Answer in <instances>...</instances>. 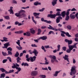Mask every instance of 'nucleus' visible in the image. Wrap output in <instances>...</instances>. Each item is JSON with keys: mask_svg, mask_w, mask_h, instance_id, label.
<instances>
[{"mask_svg": "<svg viewBox=\"0 0 78 78\" xmlns=\"http://www.w3.org/2000/svg\"><path fill=\"white\" fill-rule=\"evenodd\" d=\"M69 18H70V16H67L65 18V20L68 21V20H69Z\"/></svg>", "mask_w": 78, "mask_h": 78, "instance_id": "nucleus-36", "label": "nucleus"}, {"mask_svg": "<svg viewBox=\"0 0 78 78\" xmlns=\"http://www.w3.org/2000/svg\"><path fill=\"white\" fill-rule=\"evenodd\" d=\"M62 18L61 16H58L57 18V19L56 20V23H58L60 22V19L62 20Z\"/></svg>", "mask_w": 78, "mask_h": 78, "instance_id": "nucleus-10", "label": "nucleus"}, {"mask_svg": "<svg viewBox=\"0 0 78 78\" xmlns=\"http://www.w3.org/2000/svg\"><path fill=\"white\" fill-rule=\"evenodd\" d=\"M39 76H40L41 78L42 77V78H45V77H46V76L45 75H41Z\"/></svg>", "mask_w": 78, "mask_h": 78, "instance_id": "nucleus-47", "label": "nucleus"}, {"mask_svg": "<svg viewBox=\"0 0 78 78\" xmlns=\"http://www.w3.org/2000/svg\"><path fill=\"white\" fill-rule=\"evenodd\" d=\"M8 61V59H4L2 61L3 63H5L7 61Z\"/></svg>", "mask_w": 78, "mask_h": 78, "instance_id": "nucleus-49", "label": "nucleus"}, {"mask_svg": "<svg viewBox=\"0 0 78 78\" xmlns=\"http://www.w3.org/2000/svg\"><path fill=\"white\" fill-rule=\"evenodd\" d=\"M23 34L24 36H30L31 35L30 33L28 32H26V33H24Z\"/></svg>", "mask_w": 78, "mask_h": 78, "instance_id": "nucleus-17", "label": "nucleus"}, {"mask_svg": "<svg viewBox=\"0 0 78 78\" xmlns=\"http://www.w3.org/2000/svg\"><path fill=\"white\" fill-rule=\"evenodd\" d=\"M71 11H76V9L75 8H73L71 10Z\"/></svg>", "mask_w": 78, "mask_h": 78, "instance_id": "nucleus-58", "label": "nucleus"}, {"mask_svg": "<svg viewBox=\"0 0 78 78\" xmlns=\"http://www.w3.org/2000/svg\"><path fill=\"white\" fill-rule=\"evenodd\" d=\"M69 58V55H65V56L64 57H63V58L65 60H66L68 62H70V61H69V59L68 58Z\"/></svg>", "mask_w": 78, "mask_h": 78, "instance_id": "nucleus-12", "label": "nucleus"}, {"mask_svg": "<svg viewBox=\"0 0 78 78\" xmlns=\"http://www.w3.org/2000/svg\"><path fill=\"white\" fill-rule=\"evenodd\" d=\"M72 46L73 47V48H77L76 46L74 44L73 45H72Z\"/></svg>", "mask_w": 78, "mask_h": 78, "instance_id": "nucleus-55", "label": "nucleus"}, {"mask_svg": "<svg viewBox=\"0 0 78 78\" xmlns=\"http://www.w3.org/2000/svg\"><path fill=\"white\" fill-rule=\"evenodd\" d=\"M56 15L55 14H48L47 16V17H50L51 19H55Z\"/></svg>", "mask_w": 78, "mask_h": 78, "instance_id": "nucleus-6", "label": "nucleus"}, {"mask_svg": "<svg viewBox=\"0 0 78 78\" xmlns=\"http://www.w3.org/2000/svg\"><path fill=\"white\" fill-rule=\"evenodd\" d=\"M69 14H70L69 12H67L66 13V15L67 16H69Z\"/></svg>", "mask_w": 78, "mask_h": 78, "instance_id": "nucleus-53", "label": "nucleus"}, {"mask_svg": "<svg viewBox=\"0 0 78 78\" xmlns=\"http://www.w3.org/2000/svg\"><path fill=\"white\" fill-rule=\"evenodd\" d=\"M23 33V31L22 30H20L15 32V33L16 34H20V33Z\"/></svg>", "mask_w": 78, "mask_h": 78, "instance_id": "nucleus-23", "label": "nucleus"}, {"mask_svg": "<svg viewBox=\"0 0 78 78\" xmlns=\"http://www.w3.org/2000/svg\"><path fill=\"white\" fill-rule=\"evenodd\" d=\"M41 48H42V49L43 50H44V52H46V50H45V48H44V47L43 46H42Z\"/></svg>", "mask_w": 78, "mask_h": 78, "instance_id": "nucleus-44", "label": "nucleus"}, {"mask_svg": "<svg viewBox=\"0 0 78 78\" xmlns=\"http://www.w3.org/2000/svg\"><path fill=\"white\" fill-rule=\"evenodd\" d=\"M69 40L67 39H65V41L66 42L68 43L69 42Z\"/></svg>", "mask_w": 78, "mask_h": 78, "instance_id": "nucleus-60", "label": "nucleus"}, {"mask_svg": "<svg viewBox=\"0 0 78 78\" xmlns=\"http://www.w3.org/2000/svg\"><path fill=\"white\" fill-rule=\"evenodd\" d=\"M12 69H15V68H16V69H18L19 68V67H17L16 66H15H15L13 65V66H12Z\"/></svg>", "mask_w": 78, "mask_h": 78, "instance_id": "nucleus-43", "label": "nucleus"}, {"mask_svg": "<svg viewBox=\"0 0 78 78\" xmlns=\"http://www.w3.org/2000/svg\"><path fill=\"white\" fill-rule=\"evenodd\" d=\"M49 58H51V62L52 63H53V62H55V61L54 60L56 59V56L55 55H50L49 56Z\"/></svg>", "mask_w": 78, "mask_h": 78, "instance_id": "nucleus-5", "label": "nucleus"}, {"mask_svg": "<svg viewBox=\"0 0 78 78\" xmlns=\"http://www.w3.org/2000/svg\"><path fill=\"white\" fill-rule=\"evenodd\" d=\"M62 49H63V51H66V49H67V48H66V47L64 46L62 47Z\"/></svg>", "mask_w": 78, "mask_h": 78, "instance_id": "nucleus-45", "label": "nucleus"}, {"mask_svg": "<svg viewBox=\"0 0 78 78\" xmlns=\"http://www.w3.org/2000/svg\"><path fill=\"white\" fill-rule=\"evenodd\" d=\"M73 42L72 40H69L68 43V45H70L72 44Z\"/></svg>", "mask_w": 78, "mask_h": 78, "instance_id": "nucleus-33", "label": "nucleus"}, {"mask_svg": "<svg viewBox=\"0 0 78 78\" xmlns=\"http://www.w3.org/2000/svg\"><path fill=\"white\" fill-rule=\"evenodd\" d=\"M28 52H29L30 54V55H32L33 54V52H31V50H29L28 51Z\"/></svg>", "mask_w": 78, "mask_h": 78, "instance_id": "nucleus-59", "label": "nucleus"}, {"mask_svg": "<svg viewBox=\"0 0 78 78\" xmlns=\"http://www.w3.org/2000/svg\"><path fill=\"white\" fill-rule=\"evenodd\" d=\"M20 40H18V41H17L16 42V43L20 47H19V46H16V48L17 49H18V50H22V47L20 46Z\"/></svg>", "mask_w": 78, "mask_h": 78, "instance_id": "nucleus-4", "label": "nucleus"}, {"mask_svg": "<svg viewBox=\"0 0 78 78\" xmlns=\"http://www.w3.org/2000/svg\"><path fill=\"white\" fill-rule=\"evenodd\" d=\"M33 53H34L35 56H37V55L38 54V52L36 49H34L33 52Z\"/></svg>", "mask_w": 78, "mask_h": 78, "instance_id": "nucleus-18", "label": "nucleus"}, {"mask_svg": "<svg viewBox=\"0 0 78 78\" xmlns=\"http://www.w3.org/2000/svg\"><path fill=\"white\" fill-rule=\"evenodd\" d=\"M5 19H7V20H9L10 19V18H9V16H5Z\"/></svg>", "mask_w": 78, "mask_h": 78, "instance_id": "nucleus-40", "label": "nucleus"}, {"mask_svg": "<svg viewBox=\"0 0 78 78\" xmlns=\"http://www.w3.org/2000/svg\"><path fill=\"white\" fill-rule=\"evenodd\" d=\"M61 46L59 44H58L57 46L58 50H57V51H59L60 50V47Z\"/></svg>", "mask_w": 78, "mask_h": 78, "instance_id": "nucleus-42", "label": "nucleus"}, {"mask_svg": "<svg viewBox=\"0 0 78 78\" xmlns=\"http://www.w3.org/2000/svg\"><path fill=\"white\" fill-rule=\"evenodd\" d=\"M31 46L33 47H37V46L36 45V44H32Z\"/></svg>", "mask_w": 78, "mask_h": 78, "instance_id": "nucleus-50", "label": "nucleus"}, {"mask_svg": "<svg viewBox=\"0 0 78 78\" xmlns=\"http://www.w3.org/2000/svg\"><path fill=\"white\" fill-rule=\"evenodd\" d=\"M2 54L3 56H8V55L6 52H4L3 51L2 52Z\"/></svg>", "mask_w": 78, "mask_h": 78, "instance_id": "nucleus-29", "label": "nucleus"}, {"mask_svg": "<svg viewBox=\"0 0 78 78\" xmlns=\"http://www.w3.org/2000/svg\"><path fill=\"white\" fill-rule=\"evenodd\" d=\"M14 69L10 70L9 71V72L7 71L6 74H8V73H13L14 72Z\"/></svg>", "mask_w": 78, "mask_h": 78, "instance_id": "nucleus-28", "label": "nucleus"}, {"mask_svg": "<svg viewBox=\"0 0 78 78\" xmlns=\"http://www.w3.org/2000/svg\"><path fill=\"white\" fill-rule=\"evenodd\" d=\"M12 3L14 4H17V1L15 0H13L12 1Z\"/></svg>", "mask_w": 78, "mask_h": 78, "instance_id": "nucleus-46", "label": "nucleus"}, {"mask_svg": "<svg viewBox=\"0 0 78 78\" xmlns=\"http://www.w3.org/2000/svg\"><path fill=\"white\" fill-rule=\"evenodd\" d=\"M60 32H61V33H62V34H66V32L64 31H61Z\"/></svg>", "mask_w": 78, "mask_h": 78, "instance_id": "nucleus-62", "label": "nucleus"}, {"mask_svg": "<svg viewBox=\"0 0 78 78\" xmlns=\"http://www.w3.org/2000/svg\"><path fill=\"white\" fill-rule=\"evenodd\" d=\"M70 17L71 19H74L75 18V15H73L72 14H71L70 15Z\"/></svg>", "mask_w": 78, "mask_h": 78, "instance_id": "nucleus-21", "label": "nucleus"}, {"mask_svg": "<svg viewBox=\"0 0 78 78\" xmlns=\"http://www.w3.org/2000/svg\"><path fill=\"white\" fill-rule=\"evenodd\" d=\"M57 0H53V1L52 2V5L53 6H55L56 4H57Z\"/></svg>", "mask_w": 78, "mask_h": 78, "instance_id": "nucleus-16", "label": "nucleus"}, {"mask_svg": "<svg viewBox=\"0 0 78 78\" xmlns=\"http://www.w3.org/2000/svg\"><path fill=\"white\" fill-rule=\"evenodd\" d=\"M37 34L38 35H39V34H41V30L40 29H38L37 30Z\"/></svg>", "mask_w": 78, "mask_h": 78, "instance_id": "nucleus-32", "label": "nucleus"}, {"mask_svg": "<svg viewBox=\"0 0 78 78\" xmlns=\"http://www.w3.org/2000/svg\"><path fill=\"white\" fill-rule=\"evenodd\" d=\"M30 61H31V62H34V61H36V56H34L33 57H30Z\"/></svg>", "mask_w": 78, "mask_h": 78, "instance_id": "nucleus-14", "label": "nucleus"}, {"mask_svg": "<svg viewBox=\"0 0 78 78\" xmlns=\"http://www.w3.org/2000/svg\"><path fill=\"white\" fill-rule=\"evenodd\" d=\"M40 14V13H36V12H34L33 15L35 16L36 17V19H40V17H39L38 16H39Z\"/></svg>", "mask_w": 78, "mask_h": 78, "instance_id": "nucleus-9", "label": "nucleus"}, {"mask_svg": "<svg viewBox=\"0 0 78 78\" xmlns=\"http://www.w3.org/2000/svg\"><path fill=\"white\" fill-rule=\"evenodd\" d=\"M67 27V28L68 29V30H72V27L70 25H68Z\"/></svg>", "mask_w": 78, "mask_h": 78, "instance_id": "nucleus-35", "label": "nucleus"}, {"mask_svg": "<svg viewBox=\"0 0 78 78\" xmlns=\"http://www.w3.org/2000/svg\"><path fill=\"white\" fill-rule=\"evenodd\" d=\"M48 28L49 30H55L54 28L51 25H49V27H48Z\"/></svg>", "mask_w": 78, "mask_h": 78, "instance_id": "nucleus-22", "label": "nucleus"}, {"mask_svg": "<svg viewBox=\"0 0 78 78\" xmlns=\"http://www.w3.org/2000/svg\"><path fill=\"white\" fill-rule=\"evenodd\" d=\"M44 10H45V8H43L41 9H39V11L40 12H43V11H44Z\"/></svg>", "mask_w": 78, "mask_h": 78, "instance_id": "nucleus-48", "label": "nucleus"}, {"mask_svg": "<svg viewBox=\"0 0 78 78\" xmlns=\"http://www.w3.org/2000/svg\"><path fill=\"white\" fill-rule=\"evenodd\" d=\"M40 39H42L43 41H44V40H46V39H47V37L46 36H43V37H40Z\"/></svg>", "mask_w": 78, "mask_h": 78, "instance_id": "nucleus-19", "label": "nucleus"}, {"mask_svg": "<svg viewBox=\"0 0 78 78\" xmlns=\"http://www.w3.org/2000/svg\"><path fill=\"white\" fill-rule=\"evenodd\" d=\"M47 61H45V63H44V64L45 65H48V62H47Z\"/></svg>", "mask_w": 78, "mask_h": 78, "instance_id": "nucleus-57", "label": "nucleus"}, {"mask_svg": "<svg viewBox=\"0 0 78 78\" xmlns=\"http://www.w3.org/2000/svg\"><path fill=\"white\" fill-rule=\"evenodd\" d=\"M8 11H9L10 14H14V12H13V10H9Z\"/></svg>", "mask_w": 78, "mask_h": 78, "instance_id": "nucleus-38", "label": "nucleus"}, {"mask_svg": "<svg viewBox=\"0 0 78 78\" xmlns=\"http://www.w3.org/2000/svg\"><path fill=\"white\" fill-rule=\"evenodd\" d=\"M68 47L69 49L71 51L73 49V46H72V45H68Z\"/></svg>", "mask_w": 78, "mask_h": 78, "instance_id": "nucleus-31", "label": "nucleus"}, {"mask_svg": "<svg viewBox=\"0 0 78 78\" xmlns=\"http://www.w3.org/2000/svg\"><path fill=\"white\" fill-rule=\"evenodd\" d=\"M4 46L2 47V48H7L9 46H10V44H9V42H7L5 44H4Z\"/></svg>", "mask_w": 78, "mask_h": 78, "instance_id": "nucleus-8", "label": "nucleus"}, {"mask_svg": "<svg viewBox=\"0 0 78 78\" xmlns=\"http://www.w3.org/2000/svg\"><path fill=\"white\" fill-rule=\"evenodd\" d=\"M3 39L5 42H8V40H7L8 38L5 37H3Z\"/></svg>", "mask_w": 78, "mask_h": 78, "instance_id": "nucleus-34", "label": "nucleus"}, {"mask_svg": "<svg viewBox=\"0 0 78 78\" xmlns=\"http://www.w3.org/2000/svg\"><path fill=\"white\" fill-rule=\"evenodd\" d=\"M73 64H75L76 63V60L74 58H73Z\"/></svg>", "mask_w": 78, "mask_h": 78, "instance_id": "nucleus-61", "label": "nucleus"}, {"mask_svg": "<svg viewBox=\"0 0 78 78\" xmlns=\"http://www.w3.org/2000/svg\"><path fill=\"white\" fill-rule=\"evenodd\" d=\"M30 33H32L33 34H35V30L32 28L30 29Z\"/></svg>", "mask_w": 78, "mask_h": 78, "instance_id": "nucleus-13", "label": "nucleus"}, {"mask_svg": "<svg viewBox=\"0 0 78 78\" xmlns=\"http://www.w3.org/2000/svg\"><path fill=\"white\" fill-rule=\"evenodd\" d=\"M66 36H67L68 37H72V36L70 35V34H69V33L68 32H66Z\"/></svg>", "mask_w": 78, "mask_h": 78, "instance_id": "nucleus-30", "label": "nucleus"}, {"mask_svg": "<svg viewBox=\"0 0 78 78\" xmlns=\"http://www.w3.org/2000/svg\"><path fill=\"white\" fill-rule=\"evenodd\" d=\"M61 14L62 15L61 16H62V17H65V15L66 14V11H64L62 12Z\"/></svg>", "mask_w": 78, "mask_h": 78, "instance_id": "nucleus-24", "label": "nucleus"}, {"mask_svg": "<svg viewBox=\"0 0 78 78\" xmlns=\"http://www.w3.org/2000/svg\"><path fill=\"white\" fill-rule=\"evenodd\" d=\"M38 73V72L37 71H34L31 73V75L32 76H34Z\"/></svg>", "mask_w": 78, "mask_h": 78, "instance_id": "nucleus-7", "label": "nucleus"}, {"mask_svg": "<svg viewBox=\"0 0 78 78\" xmlns=\"http://www.w3.org/2000/svg\"><path fill=\"white\" fill-rule=\"evenodd\" d=\"M60 12H57L56 14H55L56 16V17L57 16H59V17H61L62 16L61 14H60Z\"/></svg>", "mask_w": 78, "mask_h": 78, "instance_id": "nucleus-25", "label": "nucleus"}, {"mask_svg": "<svg viewBox=\"0 0 78 78\" xmlns=\"http://www.w3.org/2000/svg\"><path fill=\"white\" fill-rule=\"evenodd\" d=\"M7 58L9 59V62H12V60H11V57H7Z\"/></svg>", "mask_w": 78, "mask_h": 78, "instance_id": "nucleus-41", "label": "nucleus"}, {"mask_svg": "<svg viewBox=\"0 0 78 78\" xmlns=\"http://www.w3.org/2000/svg\"><path fill=\"white\" fill-rule=\"evenodd\" d=\"M34 5L35 6H37V2H34Z\"/></svg>", "mask_w": 78, "mask_h": 78, "instance_id": "nucleus-63", "label": "nucleus"}, {"mask_svg": "<svg viewBox=\"0 0 78 78\" xmlns=\"http://www.w3.org/2000/svg\"><path fill=\"white\" fill-rule=\"evenodd\" d=\"M19 53L18 51H16V53L14 55V56H15L16 58L17 57L16 59L17 60L16 62L17 63H20V64L21 63V62L20 61V60H21V58H20V57H19Z\"/></svg>", "mask_w": 78, "mask_h": 78, "instance_id": "nucleus-3", "label": "nucleus"}, {"mask_svg": "<svg viewBox=\"0 0 78 78\" xmlns=\"http://www.w3.org/2000/svg\"><path fill=\"white\" fill-rule=\"evenodd\" d=\"M71 50L69 49H68L66 50V51L68 53H70L71 52Z\"/></svg>", "mask_w": 78, "mask_h": 78, "instance_id": "nucleus-39", "label": "nucleus"}, {"mask_svg": "<svg viewBox=\"0 0 78 78\" xmlns=\"http://www.w3.org/2000/svg\"><path fill=\"white\" fill-rule=\"evenodd\" d=\"M44 47L45 48H50V46L49 45L45 46Z\"/></svg>", "mask_w": 78, "mask_h": 78, "instance_id": "nucleus-54", "label": "nucleus"}, {"mask_svg": "<svg viewBox=\"0 0 78 78\" xmlns=\"http://www.w3.org/2000/svg\"><path fill=\"white\" fill-rule=\"evenodd\" d=\"M47 28V27L45 26H42L41 27V29H45V28Z\"/></svg>", "mask_w": 78, "mask_h": 78, "instance_id": "nucleus-56", "label": "nucleus"}, {"mask_svg": "<svg viewBox=\"0 0 78 78\" xmlns=\"http://www.w3.org/2000/svg\"><path fill=\"white\" fill-rule=\"evenodd\" d=\"M16 69L18 70L15 73H16V74H18V73H19V72H20V71L21 70H22L21 68H20V67H19L18 68H17Z\"/></svg>", "mask_w": 78, "mask_h": 78, "instance_id": "nucleus-20", "label": "nucleus"}, {"mask_svg": "<svg viewBox=\"0 0 78 78\" xmlns=\"http://www.w3.org/2000/svg\"><path fill=\"white\" fill-rule=\"evenodd\" d=\"M41 22H46V23H51V21H48L47 20H44V19L43 18H41Z\"/></svg>", "mask_w": 78, "mask_h": 78, "instance_id": "nucleus-11", "label": "nucleus"}, {"mask_svg": "<svg viewBox=\"0 0 78 78\" xmlns=\"http://www.w3.org/2000/svg\"><path fill=\"white\" fill-rule=\"evenodd\" d=\"M0 70L3 73H4V72H5V73L6 74L7 71L4 69V68H0Z\"/></svg>", "mask_w": 78, "mask_h": 78, "instance_id": "nucleus-15", "label": "nucleus"}, {"mask_svg": "<svg viewBox=\"0 0 78 78\" xmlns=\"http://www.w3.org/2000/svg\"><path fill=\"white\" fill-rule=\"evenodd\" d=\"M42 70H48V68H47V67H46L45 68H42Z\"/></svg>", "mask_w": 78, "mask_h": 78, "instance_id": "nucleus-52", "label": "nucleus"}, {"mask_svg": "<svg viewBox=\"0 0 78 78\" xmlns=\"http://www.w3.org/2000/svg\"><path fill=\"white\" fill-rule=\"evenodd\" d=\"M23 12L25 13L26 12L25 10L21 9L19 11L18 13H15V15L16 17H22V16L24 17H26V14L24 13H23Z\"/></svg>", "mask_w": 78, "mask_h": 78, "instance_id": "nucleus-1", "label": "nucleus"}, {"mask_svg": "<svg viewBox=\"0 0 78 78\" xmlns=\"http://www.w3.org/2000/svg\"><path fill=\"white\" fill-rule=\"evenodd\" d=\"M76 72V66H73L71 67V72L69 74L71 76H72L73 75H75Z\"/></svg>", "mask_w": 78, "mask_h": 78, "instance_id": "nucleus-2", "label": "nucleus"}, {"mask_svg": "<svg viewBox=\"0 0 78 78\" xmlns=\"http://www.w3.org/2000/svg\"><path fill=\"white\" fill-rule=\"evenodd\" d=\"M12 52H11V51H8V55H12Z\"/></svg>", "mask_w": 78, "mask_h": 78, "instance_id": "nucleus-51", "label": "nucleus"}, {"mask_svg": "<svg viewBox=\"0 0 78 78\" xmlns=\"http://www.w3.org/2000/svg\"><path fill=\"white\" fill-rule=\"evenodd\" d=\"M5 73H3L1 74V76H0V78H5Z\"/></svg>", "mask_w": 78, "mask_h": 78, "instance_id": "nucleus-27", "label": "nucleus"}, {"mask_svg": "<svg viewBox=\"0 0 78 78\" xmlns=\"http://www.w3.org/2000/svg\"><path fill=\"white\" fill-rule=\"evenodd\" d=\"M12 48H11L10 47H9V48H8L7 49V51H12Z\"/></svg>", "mask_w": 78, "mask_h": 78, "instance_id": "nucleus-37", "label": "nucleus"}, {"mask_svg": "<svg viewBox=\"0 0 78 78\" xmlns=\"http://www.w3.org/2000/svg\"><path fill=\"white\" fill-rule=\"evenodd\" d=\"M59 72H60V71H56L55 72V73L53 75V76H58V74Z\"/></svg>", "mask_w": 78, "mask_h": 78, "instance_id": "nucleus-26", "label": "nucleus"}, {"mask_svg": "<svg viewBox=\"0 0 78 78\" xmlns=\"http://www.w3.org/2000/svg\"><path fill=\"white\" fill-rule=\"evenodd\" d=\"M75 41L76 42H78V38H75Z\"/></svg>", "mask_w": 78, "mask_h": 78, "instance_id": "nucleus-64", "label": "nucleus"}]
</instances>
